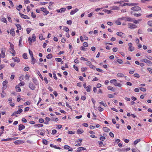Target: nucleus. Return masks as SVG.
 Wrapping results in <instances>:
<instances>
[{
  "label": "nucleus",
  "instance_id": "1",
  "mask_svg": "<svg viewBox=\"0 0 152 152\" xmlns=\"http://www.w3.org/2000/svg\"><path fill=\"white\" fill-rule=\"evenodd\" d=\"M1 52L0 54V56L2 58H4L5 57V55L6 51V48L3 47L1 48Z\"/></svg>",
  "mask_w": 152,
  "mask_h": 152
},
{
  "label": "nucleus",
  "instance_id": "2",
  "mask_svg": "<svg viewBox=\"0 0 152 152\" xmlns=\"http://www.w3.org/2000/svg\"><path fill=\"white\" fill-rule=\"evenodd\" d=\"M138 4L137 3H124L122 5V6H124L126 5H129L130 6H137Z\"/></svg>",
  "mask_w": 152,
  "mask_h": 152
},
{
  "label": "nucleus",
  "instance_id": "3",
  "mask_svg": "<svg viewBox=\"0 0 152 152\" xmlns=\"http://www.w3.org/2000/svg\"><path fill=\"white\" fill-rule=\"evenodd\" d=\"M36 40V36L34 34L32 35V39L29 37L28 39V41H29V44L31 45L32 42H34Z\"/></svg>",
  "mask_w": 152,
  "mask_h": 152
},
{
  "label": "nucleus",
  "instance_id": "4",
  "mask_svg": "<svg viewBox=\"0 0 152 152\" xmlns=\"http://www.w3.org/2000/svg\"><path fill=\"white\" fill-rule=\"evenodd\" d=\"M142 61L146 63L148 66H152V62L147 59H143Z\"/></svg>",
  "mask_w": 152,
  "mask_h": 152
},
{
  "label": "nucleus",
  "instance_id": "5",
  "mask_svg": "<svg viewBox=\"0 0 152 152\" xmlns=\"http://www.w3.org/2000/svg\"><path fill=\"white\" fill-rule=\"evenodd\" d=\"M38 134L42 136H44L45 133V130H38L36 131Z\"/></svg>",
  "mask_w": 152,
  "mask_h": 152
},
{
  "label": "nucleus",
  "instance_id": "6",
  "mask_svg": "<svg viewBox=\"0 0 152 152\" xmlns=\"http://www.w3.org/2000/svg\"><path fill=\"white\" fill-rule=\"evenodd\" d=\"M41 10L43 12H44V14H43V15H46L49 13V12L47 10L46 8L42 7L40 8Z\"/></svg>",
  "mask_w": 152,
  "mask_h": 152
},
{
  "label": "nucleus",
  "instance_id": "7",
  "mask_svg": "<svg viewBox=\"0 0 152 152\" xmlns=\"http://www.w3.org/2000/svg\"><path fill=\"white\" fill-rule=\"evenodd\" d=\"M131 9L134 11H139L141 10V9L140 7L138 6L133 7L131 8Z\"/></svg>",
  "mask_w": 152,
  "mask_h": 152
},
{
  "label": "nucleus",
  "instance_id": "8",
  "mask_svg": "<svg viewBox=\"0 0 152 152\" xmlns=\"http://www.w3.org/2000/svg\"><path fill=\"white\" fill-rule=\"evenodd\" d=\"M128 27L130 28H137V26L133 23H129L128 24Z\"/></svg>",
  "mask_w": 152,
  "mask_h": 152
},
{
  "label": "nucleus",
  "instance_id": "9",
  "mask_svg": "<svg viewBox=\"0 0 152 152\" xmlns=\"http://www.w3.org/2000/svg\"><path fill=\"white\" fill-rule=\"evenodd\" d=\"M116 34L118 36L121 37V38H124L125 37V34L121 32H118L116 33Z\"/></svg>",
  "mask_w": 152,
  "mask_h": 152
},
{
  "label": "nucleus",
  "instance_id": "10",
  "mask_svg": "<svg viewBox=\"0 0 152 152\" xmlns=\"http://www.w3.org/2000/svg\"><path fill=\"white\" fill-rule=\"evenodd\" d=\"M8 83V81L7 80H5L3 81L2 83L3 87L2 89L3 90L6 89L7 88V84Z\"/></svg>",
  "mask_w": 152,
  "mask_h": 152
},
{
  "label": "nucleus",
  "instance_id": "11",
  "mask_svg": "<svg viewBox=\"0 0 152 152\" xmlns=\"http://www.w3.org/2000/svg\"><path fill=\"white\" fill-rule=\"evenodd\" d=\"M19 14L20 16L22 18L25 19H29V18L27 15H24L20 12H19Z\"/></svg>",
  "mask_w": 152,
  "mask_h": 152
},
{
  "label": "nucleus",
  "instance_id": "12",
  "mask_svg": "<svg viewBox=\"0 0 152 152\" xmlns=\"http://www.w3.org/2000/svg\"><path fill=\"white\" fill-rule=\"evenodd\" d=\"M29 88L32 90H34L35 88V86L32 83H30L29 84Z\"/></svg>",
  "mask_w": 152,
  "mask_h": 152
},
{
  "label": "nucleus",
  "instance_id": "13",
  "mask_svg": "<svg viewBox=\"0 0 152 152\" xmlns=\"http://www.w3.org/2000/svg\"><path fill=\"white\" fill-rule=\"evenodd\" d=\"M78 10L79 9L78 8H76L74 10H72L70 12V14L71 15H73L78 12Z\"/></svg>",
  "mask_w": 152,
  "mask_h": 152
},
{
  "label": "nucleus",
  "instance_id": "14",
  "mask_svg": "<svg viewBox=\"0 0 152 152\" xmlns=\"http://www.w3.org/2000/svg\"><path fill=\"white\" fill-rule=\"evenodd\" d=\"M86 149L83 147H79L77 148V152H80L81 151L86 150Z\"/></svg>",
  "mask_w": 152,
  "mask_h": 152
},
{
  "label": "nucleus",
  "instance_id": "15",
  "mask_svg": "<svg viewBox=\"0 0 152 152\" xmlns=\"http://www.w3.org/2000/svg\"><path fill=\"white\" fill-rule=\"evenodd\" d=\"M142 20V19H140L138 20H135L134 19H133L132 22L135 24L139 23Z\"/></svg>",
  "mask_w": 152,
  "mask_h": 152
},
{
  "label": "nucleus",
  "instance_id": "16",
  "mask_svg": "<svg viewBox=\"0 0 152 152\" xmlns=\"http://www.w3.org/2000/svg\"><path fill=\"white\" fill-rule=\"evenodd\" d=\"M25 128V126L23 124H21L18 126V130L19 131H21V130L24 129Z\"/></svg>",
  "mask_w": 152,
  "mask_h": 152
},
{
  "label": "nucleus",
  "instance_id": "17",
  "mask_svg": "<svg viewBox=\"0 0 152 152\" xmlns=\"http://www.w3.org/2000/svg\"><path fill=\"white\" fill-rule=\"evenodd\" d=\"M85 89L87 92H90L91 90V86L88 85L86 88Z\"/></svg>",
  "mask_w": 152,
  "mask_h": 152
},
{
  "label": "nucleus",
  "instance_id": "18",
  "mask_svg": "<svg viewBox=\"0 0 152 152\" xmlns=\"http://www.w3.org/2000/svg\"><path fill=\"white\" fill-rule=\"evenodd\" d=\"M10 53L12 54V56H15L16 52L14 50V48L10 49Z\"/></svg>",
  "mask_w": 152,
  "mask_h": 152
},
{
  "label": "nucleus",
  "instance_id": "19",
  "mask_svg": "<svg viewBox=\"0 0 152 152\" xmlns=\"http://www.w3.org/2000/svg\"><path fill=\"white\" fill-rule=\"evenodd\" d=\"M12 59L13 60L16 62L18 63L20 61V59L18 57H15V58H12Z\"/></svg>",
  "mask_w": 152,
  "mask_h": 152
},
{
  "label": "nucleus",
  "instance_id": "20",
  "mask_svg": "<svg viewBox=\"0 0 152 152\" xmlns=\"http://www.w3.org/2000/svg\"><path fill=\"white\" fill-rule=\"evenodd\" d=\"M133 19L130 18L126 17L125 18V21L130 22H132Z\"/></svg>",
  "mask_w": 152,
  "mask_h": 152
},
{
  "label": "nucleus",
  "instance_id": "21",
  "mask_svg": "<svg viewBox=\"0 0 152 152\" xmlns=\"http://www.w3.org/2000/svg\"><path fill=\"white\" fill-rule=\"evenodd\" d=\"M10 34L12 36H15V31L13 28H11L10 29Z\"/></svg>",
  "mask_w": 152,
  "mask_h": 152
},
{
  "label": "nucleus",
  "instance_id": "22",
  "mask_svg": "<svg viewBox=\"0 0 152 152\" xmlns=\"http://www.w3.org/2000/svg\"><path fill=\"white\" fill-rule=\"evenodd\" d=\"M110 9L111 10H119V7L117 6H113L111 7H110Z\"/></svg>",
  "mask_w": 152,
  "mask_h": 152
},
{
  "label": "nucleus",
  "instance_id": "23",
  "mask_svg": "<svg viewBox=\"0 0 152 152\" xmlns=\"http://www.w3.org/2000/svg\"><path fill=\"white\" fill-rule=\"evenodd\" d=\"M15 88L16 89V91L17 92H20L21 91L20 88L19 87V85H17Z\"/></svg>",
  "mask_w": 152,
  "mask_h": 152
},
{
  "label": "nucleus",
  "instance_id": "24",
  "mask_svg": "<svg viewBox=\"0 0 152 152\" xmlns=\"http://www.w3.org/2000/svg\"><path fill=\"white\" fill-rule=\"evenodd\" d=\"M33 83L36 85H38V82L37 80L35 78H33Z\"/></svg>",
  "mask_w": 152,
  "mask_h": 152
},
{
  "label": "nucleus",
  "instance_id": "25",
  "mask_svg": "<svg viewBox=\"0 0 152 152\" xmlns=\"http://www.w3.org/2000/svg\"><path fill=\"white\" fill-rule=\"evenodd\" d=\"M84 131L81 129H78L77 131V133L79 134H81L83 133Z\"/></svg>",
  "mask_w": 152,
  "mask_h": 152
},
{
  "label": "nucleus",
  "instance_id": "26",
  "mask_svg": "<svg viewBox=\"0 0 152 152\" xmlns=\"http://www.w3.org/2000/svg\"><path fill=\"white\" fill-rule=\"evenodd\" d=\"M31 64H34L35 62L36 61V60L33 57H32L31 58Z\"/></svg>",
  "mask_w": 152,
  "mask_h": 152
},
{
  "label": "nucleus",
  "instance_id": "27",
  "mask_svg": "<svg viewBox=\"0 0 152 152\" xmlns=\"http://www.w3.org/2000/svg\"><path fill=\"white\" fill-rule=\"evenodd\" d=\"M23 111V110L20 108H19L18 109V110L15 112L17 114H18L20 113Z\"/></svg>",
  "mask_w": 152,
  "mask_h": 152
},
{
  "label": "nucleus",
  "instance_id": "28",
  "mask_svg": "<svg viewBox=\"0 0 152 152\" xmlns=\"http://www.w3.org/2000/svg\"><path fill=\"white\" fill-rule=\"evenodd\" d=\"M117 76L119 77H124V74L121 73H119L117 74Z\"/></svg>",
  "mask_w": 152,
  "mask_h": 152
},
{
  "label": "nucleus",
  "instance_id": "29",
  "mask_svg": "<svg viewBox=\"0 0 152 152\" xmlns=\"http://www.w3.org/2000/svg\"><path fill=\"white\" fill-rule=\"evenodd\" d=\"M53 55L51 53H50L46 56L47 58L48 59H51Z\"/></svg>",
  "mask_w": 152,
  "mask_h": 152
},
{
  "label": "nucleus",
  "instance_id": "30",
  "mask_svg": "<svg viewBox=\"0 0 152 152\" xmlns=\"http://www.w3.org/2000/svg\"><path fill=\"white\" fill-rule=\"evenodd\" d=\"M103 130L105 132H108L110 131V129L107 127H103Z\"/></svg>",
  "mask_w": 152,
  "mask_h": 152
},
{
  "label": "nucleus",
  "instance_id": "31",
  "mask_svg": "<svg viewBox=\"0 0 152 152\" xmlns=\"http://www.w3.org/2000/svg\"><path fill=\"white\" fill-rule=\"evenodd\" d=\"M98 143L100 147L102 146V145H103V146H104L105 145V144H103V142L102 141H98Z\"/></svg>",
  "mask_w": 152,
  "mask_h": 152
},
{
  "label": "nucleus",
  "instance_id": "32",
  "mask_svg": "<svg viewBox=\"0 0 152 152\" xmlns=\"http://www.w3.org/2000/svg\"><path fill=\"white\" fill-rule=\"evenodd\" d=\"M34 126L35 127H42L43 126V125L42 124H38L34 125Z\"/></svg>",
  "mask_w": 152,
  "mask_h": 152
},
{
  "label": "nucleus",
  "instance_id": "33",
  "mask_svg": "<svg viewBox=\"0 0 152 152\" xmlns=\"http://www.w3.org/2000/svg\"><path fill=\"white\" fill-rule=\"evenodd\" d=\"M22 38L21 37H20L19 42V46L20 47H21L22 46V44H21L22 41Z\"/></svg>",
  "mask_w": 152,
  "mask_h": 152
},
{
  "label": "nucleus",
  "instance_id": "34",
  "mask_svg": "<svg viewBox=\"0 0 152 152\" xmlns=\"http://www.w3.org/2000/svg\"><path fill=\"white\" fill-rule=\"evenodd\" d=\"M140 141V139H137L134 142V144L135 145H136Z\"/></svg>",
  "mask_w": 152,
  "mask_h": 152
},
{
  "label": "nucleus",
  "instance_id": "35",
  "mask_svg": "<svg viewBox=\"0 0 152 152\" xmlns=\"http://www.w3.org/2000/svg\"><path fill=\"white\" fill-rule=\"evenodd\" d=\"M22 140H16L15 141V143L16 144H20L21 143Z\"/></svg>",
  "mask_w": 152,
  "mask_h": 152
},
{
  "label": "nucleus",
  "instance_id": "36",
  "mask_svg": "<svg viewBox=\"0 0 152 152\" xmlns=\"http://www.w3.org/2000/svg\"><path fill=\"white\" fill-rule=\"evenodd\" d=\"M107 88L109 90H111V91H114V88L112 87V86H108L107 87Z\"/></svg>",
  "mask_w": 152,
  "mask_h": 152
},
{
  "label": "nucleus",
  "instance_id": "37",
  "mask_svg": "<svg viewBox=\"0 0 152 152\" xmlns=\"http://www.w3.org/2000/svg\"><path fill=\"white\" fill-rule=\"evenodd\" d=\"M114 85L115 86H117L119 87H121L122 86V85L121 84L118 83H117V82H116L114 84Z\"/></svg>",
  "mask_w": 152,
  "mask_h": 152
},
{
  "label": "nucleus",
  "instance_id": "38",
  "mask_svg": "<svg viewBox=\"0 0 152 152\" xmlns=\"http://www.w3.org/2000/svg\"><path fill=\"white\" fill-rule=\"evenodd\" d=\"M22 5L20 4L19 6H18L16 7V9L19 11H20V9L22 8Z\"/></svg>",
  "mask_w": 152,
  "mask_h": 152
},
{
  "label": "nucleus",
  "instance_id": "39",
  "mask_svg": "<svg viewBox=\"0 0 152 152\" xmlns=\"http://www.w3.org/2000/svg\"><path fill=\"white\" fill-rule=\"evenodd\" d=\"M15 25L18 30H21V26L20 24H16Z\"/></svg>",
  "mask_w": 152,
  "mask_h": 152
},
{
  "label": "nucleus",
  "instance_id": "40",
  "mask_svg": "<svg viewBox=\"0 0 152 152\" xmlns=\"http://www.w3.org/2000/svg\"><path fill=\"white\" fill-rule=\"evenodd\" d=\"M23 58L25 59H27L28 58L27 54L26 53H24L23 55Z\"/></svg>",
  "mask_w": 152,
  "mask_h": 152
},
{
  "label": "nucleus",
  "instance_id": "41",
  "mask_svg": "<svg viewBox=\"0 0 152 152\" xmlns=\"http://www.w3.org/2000/svg\"><path fill=\"white\" fill-rule=\"evenodd\" d=\"M116 82H117V80L115 79L111 80L110 81V83H113L114 85Z\"/></svg>",
  "mask_w": 152,
  "mask_h": 152
},
{
  "label": "nucleus",
  "instance_id": "42",
  "mask_svg": "<svg viewBox=\"0 0 152 152\" xmlns=\"http://www.w3.org/2000/svg\"><path fill=\"white\" fill-rule=\"evenodd\" d=\"M1 21L2 22L6 23H7V20L6 19V18H2L1 19Z\"/></svg>",
  "mask_w": 152,
  "mask_h": 152
},
{
  "label": "nucleus",
  "instance_id": "43",
  "mask_svg": "<svg viewBox=\"0 0 152 152\" xmlns=\"http://www.w3.org/2000/svg\"><path fill=\"white\" fill-rule=\"evenodd\" d=\"M133 15L135 17H139L142 15V14L141 13H134Z\"/></svg>",
  "mask_w": 152,
  "mask_h": 152
},
{
  "label": "nucleus",
  "instance_id": "44",
  "mask_svg": "<svg viewBox=\"0 0 152 152\" xmlns=\"http://www.w3.org/2000/svg\"><path fill=\"white\" fill-rule=\"evenodd\" d=\"M29 52L30 56L31 57H33V52L31 51L30 49L29 50Z\"/></svg>",
  "mask_w": 152,
  "mask_h": 152
},
{
  "label": "nucleus",
  "instance_id": "45",
  "mask_svg": "<svg viewBox=\"0 0 152 152\" xmlns=\"http://www.w3.org/2000/svg\"><path fill=\"white\" fill-rule=\"evenodd\" d=\"M64 30L65 31L67 32H69V30L68 27L66 26L64 27Z\"/></svg>",
  "mask_w": 152,
  "mask_h": 152
},
{
  "label": "nucleus",
  "instance_id": "46",
  "mask_svg": "<svg viewBox=\"0 0 152 152\" xmlns=\"http://www.w3.org/2000/svg\"><path fill=\"white\" fill-rule=\"evenodd\" d=\"M147 24L150 26L152 27V20L149 21L148 22Z\"/></svg>",
  "mask_w": 152,
  "mask_h": 152
},
{
  "label": "nucleus",
  "instance_id": "47",
  "mask_svg": "<svg viewBox=\"0 0 152 152\" xmlns=\"http://www.w3.org/2000/svg\"><path fill=\"white\" fill-rule=\"evenodd\" d=\"M128 50L131 52L133 51L134 50V48L133 47H129Z\"/></svg>",
  "mask_w": 152,
  "mask_h": 152
},
{
  "label": "nucleus",
  "instance_id": "48",
  "mask_svg": "<svg viewBox=\"0 0 152 152\" xmlns=\"http://www.w3.org/2000/svg\"><path fill=\"white\" fill-rule=\"evenodd\" d=\"M89 67L90 68L92 69H93L94 70L95 69V66L93 65L92 64L89 66Z\"/></svg>",
  "mask_w": 152,
  "mask_h": 152
},
{
  "label": "nucleus",
  "instance_id": "49",
  "mask_svg": "<svg viewBox=\"0 0 152 152\" xmlns=\"http://www.w3.org/2000/svg\"><path fill=\"white\" fill-rule=\"evenodd\" d=\"M64 148L65 149L67 150L69 149L70 148V147L68 145H65L64 146Z\"/></svg>",
  "mask_w": 152,
  "mask_h": 152
},
{
  "label": "nucleus",
  "instance_id": "50",
  "mask_svg": "<svg viewBox=\"0 0 152 152\" xmlns=\"http://www.w3.org/2000/svg\"><path fill=\"white\" fill-rule=\"evenodd\" d=\"M48 141L46 140H43V143L45 145H47L48 144Z\"/></svg>",
  "mask_w": 152,
  "mask_h": 152
},
{
  "label": "nucleus",
  "instance_id": "51",
  "mask_svg": "<svg viewBox=\"0 0 152 152\" xmlns=\"http://www.w3.org/2000/svg\"><path fill=\"white\" fill-rule=\"evenodd\" d=\"M83 45L85 47H87L88 46V44L87 42H85L83 43Z\"/></svg>",
  "mask_w": 152,
  "mask_h": 152
},
{
  "label": "nucleus",
  "instance_id": "52",
  "mask_svg": "<svg viewBox=\"0 0 152 152\" xmlns=\"http://www.w3.org/2000/svg\"><path fill=\"white\" fill-rule=\"evenodd\" d=\"M61 13H62L63 12H64L66 10V9L65 8H63L60 9Z\"/></svg>",
  "mask_w": 152,
  "mask_h": 152
},
{
  "label": "nucleus",
  "instance_id": "53",
  "mask_svg": "<svg viewBox=\"0 0 152 152\" xmlns=\"http://www.w3.org/2000/svg\"><path fill=\"white\" fill-rule=\"evenodd\" d=\"M31 31V29L30 28H28L26 29V31L28 34H29L30 33Z\"/></svg>",
  "mask_w": 152,
  "mask_h": 152
},
{
  "label": "nucleus",
  "instance_id": "54",
  "mask_svg": "<svg viewBox=\"0 0 152 152\" xmlns=\"http://www.w3.org/2000/svg\"><path fill=\"white\" fill-rule=\"evenodd\" d=\"M117 62L120 64H123V61L121 59H118L117 60Z\"/></svg>",
  "mask_w": 152,
  "mask_h": 152
},
{
  "label": "nucleus",
  "instance_id": "55",
  "mask_svg": "<svg viewBox=\"0 0 152 152\" xmlns=\"http://www.w3.org/2000/svg\"><path fill=\"white\" fill-rule=\"evenodd\" d=\"M55 59L57 61L59 62H61L62 60L61 58H56Z\"/></svg>",
  "mask_w": 152,
  "mask_h": 152
},
{
  "label": "nucleus",
  "instance_id": "56",
  "mask_svg": "<svg viewBox=\"0 0 152 152\" xmlns=\"http://www.w3.org/2000/svg\"><path fill=\"white\" fill-rule=\"evenodd\" d=\"M140 90L141 91L143 92L146 91V89L145 88L142 87L140 88Z\"/></svg>",
  "mask_w": 152,
  "mask_h": 152
},
{
  "label": "nucleus",
  "instance_id": "57",
  "mask_svg": "<svg viewBox=\"0 0 152 152\" xmlns=\"http://www.w3.org/2000/svg\"><path fill=\"white\" fill-rule=\"evenodd\" d=\"M39 121L40 123H42L44 122V120L42 118L39 119Z\"/></svg>",
  "mask_w": 152,
  "mask_h": 152
},
{
  "label": "nucleus",
  "instance_id": "58",
  "mask_svg": "<svg viewBox=\"0 0 152 152\" xmlns=\"http://www.w3.org/2000/svg\"><path fill=\"white\" fill-rule=\"evenodd\" d=\"M57 132V131L56 129H53L52 131V134L54 135Z\"/></svg>",
  "mask_w": 152,
  "mask_h": 152
},
{
  "label": "nucleus",
  "instance_id": "59",
  "mask_svg": "<svg viewBox=\"0 0 152 152\" xmlns=\"http://www.w3.org/2000/svg\"><path fill=\"white\" fill-rule=\"evenodd\" d=\"M25 77L26 78V80H29V76L28 75L26 74L25 76Z\"/></svg>",
  "mask_w": 152,
  "mask_h": 152
},
{
  "label": "nucleus",
  "instance_id": "60",
  "mask_svg": "<svg viewBox=\"0 0 152 152\" xmlns=\"http://www.w3.org/2000/svg\"><path fill=\"white\" fill-rule=\"evenodd\" d=\"M99 104H102L103 105V106L104 107H106L107 106V105L106 104L104 103L103 102H99Z\"/></svg>",
  "mask_w": 152,
  "mask_h": 152
},
{
  "label": "nucleus",
  "instance_id": "61",
  "mask_svg": "<svg viewBox=\"0 0 152 152\" xmlns=\"http://www.w3.org/2000/svg\"><path fill=\"white\" fill-rule=\"evenodd\" d=\"M98 110L99 111H100V112L104 110L103 109L100 107H98Z\"/></svg>",
  "mask_w": 152,
  "mask_h": 152
},
{
  "label": "nucleus",
  "instance_id": "62",
  "mask_svg": "<svg viewBox=\"0 0 152 152\" xmlns=\"http://www.w3.org/2000/svg\"><path fill=\"white\" fill-rule=\"evenodd\" d=\"M29 69V68L28 67H26L24 68V70L25 71H27Z\"/></svg>",
  "mask_w": 152,
  "mask_h": 152
},
{
  "label": "nucleus",
  "instance_id": "63",
  "mask_svg": "<svg viewBox=\"0 0 152 152\" xmlns=\"http://www.w3.org/2000/svg\"><path fill=\"white\" fill-rule=\"evenodd\" d=\"M100 139L101 140L103 141H104L105 139V138L104 137L101 136L100 137Z\"/></svg>",
  "mask_w": 152,
  "mask_h": 152
},
{
  "label": "nucleus",
  "instance_id": "64",
  "mask_svg": "<svg viewBox=\"0 0 152 152\" xmlns=\"http://www.w3.org/2000/svg\"><path fill=\"white\" fill-rule=\"evenodd\" d=\"M147 69L149 71L150 73L152 74V69L150 68H147Z\"/></svg>",
  "mask_w": 152,
  "mask_h": 152
}]
</instances>
